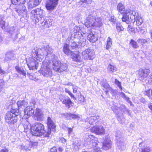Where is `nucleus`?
I'll return each mask as SVG.
<instances>
[{"label":"nucleus","mask_w":152,"mask_h":152,"mask_svg":"<svg viewBox=\"0 0 152 152\" xmlns=\"http://www.w3.org/2000/svg\"><path fill=\"white\" fill-rule=\"evenodd\" d=\"M4 86V81L2 80H0V89L2 88Z\"/></svg>","instance_id":"bf43d9fd"},{"label":"nucleus","mask_w":152,"mask_h":152,"mask_svg":"<svg viewBox=\"0 0 152 152\" xmlns=\"http://www.w3.org/2000/svg\"><path fill=\"white\" fill-rule=\"evenodd\" d=\"M110 20L111 21L114 23L115 22V17L114 16H111V18Z\"/></svg>","instance_id":"69168bd1"},{"label":"nucleus","mask_w":152,"mask_h":152,"mask_svg":"<svg viewBox=\"0 0 152 152\" xmlns=\"http://www.w3.org/2000/svg\"><path fill=\"white\" fill-rule=\"evenodd\" d=\"M20 114V111L17 109H12L10 111L8 112L5 114V119L9 124H14L17 122V116Z\"/></svg>","instance_id":"f03ea898"},{"label":"nucleus","mask_w":152,"mask_h":152,"mask_svg":"<svg viewBox=\"0 0 152 152\" xmlns=\"http://www.w3.org/2000/svg\"><path fill=\"white\" fill-rule=\"evenodd\" d=\"M91 132L93 133H105V129L101 126H93L90 129Z\"/></svg>","instance_id":"f3484780"},{"label":"nucleus","mask_w":152,"mask_h":152,"mask_svg":"<svg viewBox=\"0 0 152 152\" xmlns=\"http://www.w3.org/2000/svg\"><path fill=\"white\" fill-rule=\"evenodd\" d=\"M137 42L140 44L143 45L145 43L147 42V40L145 39H140L137 40Z\"/></svg>","instance_id":"603ef678"},{"label":"nucleus","mask_w":152,"mask_h":152,"mask_svg":"<svg viewBox=\"0 0 152 152\" xmlns=\"http://www.w3.org/2000/svg\"><path fill=\"white\" fill-rule=\"evenodd\" d=\"M130 44L134 48L136 49L139 47L137 42L133 39L131 40Z\"/></svg>","instance_id":"ea45409f"},{"label":"nucleus","mask_w":152,"mask_h":152,"mask_svg":"<svg viewBox=\"0 0 152 152\" xmlns=\"http://www.w3.org/2000/svg\"><path fill=\"white\" fill-rule=\"evenodd\" d=\"M50 152H57V150L56 148L54 147L51 148Z\"/></svg>","instance_id":"774afa93"},{"label":"nucleus","mask_w":152,"mask_h":152,"mask_svg":"<svg viewBox=\"0 0 152 152\" xmlns=\"http://www.w3.org/2000/svg\"><path fill=\"white\" fill-rule=\"evenodd\" d=\"M27 65L30 70L37 69L39 66L38 63L32 58L29 59L27 61Z\"/></svg>","instance_id":"f8f14e48"},{"label":"nucleus","mask_w":152,"mask_h":152,"mask_svg":"<svg viewBox=\"0 0 152 152\" xmlns=\"http://www.w3.org/2000/svg\"><path fill=\"white\" fill-rule=\"evenodd\" d=\"M86 44V38L82 35L79 39V41L77 43H76L73 40H72L69 42V45L73 49L76 48H81L85 46Z\"/></svg>","instance_id":"39448f33"},{"label":"nucleus","mask_w":152,"mask_h":152,"mask_svg":"<svg viewBox=\"0 0 152 152\" xmlns=\"http://www.w3.org/2000/svg\"><path fill=\"white\" fill-rule=\"evenodd\" d=\"M150 151V148L148 146H145L141 148L139 152H149Z\"/></svg>","instance_id":"79ce46f5"},{"label":"nucleus","mask_w":152,"mask_h":152,"mask_svg":"<svg viewBox=\"0 0 152 152\" xmlns=\"http://www.w3.org/2000/svg\"><path fill=\"white\" fill-rule=\"evenodd\" d=\"M34 112V108L32 106H28L24 109V113L25 115H26L28 116H31Z\"/></svg>","instance_id":"6ab92c4d"},{"label":"nucleus","mask_w":152,"mask_h":152,"mask_svg":"<svg viewBox=\"0 0 152 152\" xmlns=\"http://www.w3.org/2000/svg\"><path fill=\"white\" fill-rule=\"evenodd\" d=\"M15 55L12 52L7 53L6 55V56L4 61H5L7 62V61H10L11 60H14L15 58Z\"/></svg>","instance_id":"cd10ccee"},{"label":"nucleus","mask_w":152,"mask_h":152,"mask_svg":"<svg viewBox=\"0 0 152 152\" xmlns=\"http://www.w3.org/2000/svg\"><path fill=\"white\" fill-rule=\"evenodd\" d=\"M28 102L25 100H19L17 102V104L18 107V109H20L21 108H24V107L28 106Z\"/></svg>","instance_id":"393cba45"},{"label":"nucleus","mask_w":152,"mask_h":152,"mask_svg":"<svg viewBox=\"0 0 152 152\" xmlns=\"http://www.w3.org/2000/svg\"><path fill=\"white\" fill-rule=\"evenodd\" d=\"M37 9L33 10L31 12V15L33 16L34 18V20L36 19V18H37Z\"/></svg>","instance_id":"8fccbe9b"},{"label":"nucleus","mask_w":152,"mask_h":152,"mask_svg":"<svg viewBox=\"0 0 152 152\" xmlns=\"http://www.w3.org/2000/svg\"><path fill=\"white\" fill-rule=\"evenodd\" d=\"M59 68L58 69V72H62L63 71H66L68 68L67 64H61L59 67Z\"/></svg>","instance_id":"473e14b6"},{"label":"nucleus","mask_w":152,"mask_h":152,"mask_svg":"<svg viewBox=\"0 0 152 152\" xmlns=\"http://www.w3.org/2000/svg\"><path fill=\"white\" fill-rule=\"evenodd\" d=\"M47 125L48 128V131L46 133H51V132H56V126L51 118L48 117L47 119Z\"/></svg>","instance_id":"9d476101"},{"label":"nucleus","mask_w":152,"mask_h":152,"mask_svg":"<svg viewBox=\"0 0 152 152\" xmlns=\"http://www.w3.org/2000/svg\"><path fill=\"white\" fill-rule=\"evenodd\" d=\"M37 18L34 19L35 21L38 22L39 20H41V18H44L45 17V13L44 11L40 9H37Z\"/></svg>","instance_id":"dca6fc26"},{"label":"nucleus","mask_w":152,"mask_h":152,"mask_svg":"<svg viewBox=\"0 0 152 152\" xmlns=\"http://www.w3.org/2000/svg\"><path fill=\"white\" fill-rule=\"evenodd\" d=\"M82 2L83 6L86 7L87 4L91 3V0H80Z\"/></svg>","instance_id":"a18cd8bd"},{"label":"nucleus","mask_w":152,"mask_h":152,"mask_svg":"<svg viewBox=\"0 0 152 152\" xmlns=\"http://www.w3.org/2000/svg\"><path fill=\"white\" fill-rule=\"evenodd\" d=\"M148 78L146 79V82L147 83L152 85V73L150 74L149 76L148 75Z\"/></svg>","instance_id":"c03bdc74"},{"label":"nucleus","mask_w":152,"mask_h":152,"mask_svg":"<svg viewBox=\"0 0 152 152\" xmlns=\"http://www.w3.org/2000/svg\"><path fill=\"white\" fill-rule=\"evenodd\" d=\"M51 59L52 61L53 65L54 66L53 69L56 71H58L59 68L58 67H60L61 63L59 61H57L56 56Z\"/></svg>","instance_id":"4be33fe9"},{"label":"nucleus","mask_w":152,"mask_h":152,"mask_svg":"<svg viewBox=\"0 0 152 152\" xmlns=\"http://www.w3.org/2000/svg\"><path fill=\"white\" fill-rule=\"evenodd\" d=\"M35 115L37 121H41L43 120L44 114L40 109L39 108H36Z\"/></svg>","instance_id":"a211bd4d"},{"label":"nucleus","mask_w":152,"mask_h":152,"mask_svg":"<svg viewBox=\"0 0 152 152\" xmlns=\"http://www.w3.org/2000/svg\"><path fill=\"white\" fill-rule=\"evenodd\" d=\"M78 100L81 102H83L84 101V96L80 95V96L79 97Z\"/></svg>","instance_id":"052dcab7"},{"label":"nucleus","mask_w":152,"mask_h":152,"mask_svg":"<svg viewBox=\"0 0 152 152\" xmlns=\"http://www.w3.org/2000/svg\"><path fill=\"white\" fill-rule=\"evenodd\" d=\"M89 123L91 125L92 124L93 125H94V120H91V117H90L89 118Z\"/></svg>","instance_id":"e2e57ef3"},{"label":"nucleus","mask_w":152,"mask_h":152,"mask_svg":"<svg viewBox=\"0 0 152 152\" xmlns=\"http://www.w3.org/2000/svg\"><path fill=\"white\" fill-rule=\"evenodd\" d=\"M135 12L130 10H126L124 13L122 18V21L125 22L127 24H129L130 22L134 23L136 20L135 16Z\"/></svg>","instance_id":"20e7f679"},{"label":"nucleus","mask_w":152,"mask_h":152,"mask_svg":"<svg viewBox=\"0 0 152 152\" xmlns=\"http://www.w3.org/2000/svg\"><path fill=\"white\" fill-rule=\"evenodd\" d=\"M44 134H31V135L32 137H33L34 136H35L36 137H42V136L43 135H43Z\"/></svg>","instance_id":"4d7b16f0"},{"label":"nucleus","mask_w":152,"mask_h":152,"mask_svg":"<svg viewBox=\"0 0 152 152\" xmlns=\"http://www.w3.org/2000/svg\"><path fill=\"white\" fill-rule=\"evenodd\" d=\"M86 18L85 20V24L88 28H93L95 27H99L102 26L101 18H96V12L93 9H88L86 12Z\"/></svg>","instance_id":"f257e3e1"},{"label":"nucleus","mask_w":152,"mask_h":152,"mask_svg":"<svg viewBox=\"0 0 152 152\" xmlns=\"http://www.w3.org/2000/svg\"><path fill=\"white\" fill-rule=\"evenodd\" d=\"M112 44V39L110 37H108L107 40V44L106 47V49L107 50L109 49L111 47Z\"/></svg>","instance_id":"4c0bfd02"},{"label":"nucleus","mask_w":152,"mask_h":152,"mask_svg":"<svg viewBox=\"0 0 152 152\" xmlns=\"http://www.w3.org/2000/svg\"><path fill=\"white\" fill-rule=\"evenodd\" d=\"M127 29L128 30H130L131 31H133L134 29L133 28L132 26L130 25H128Z\"/></svg>","instance_id":"0e129e2a"},{"label":"nucleus","mask_w":152,"mask_h":152,"mask_svg":"<svg viewBox=\"0 0 152 152\" xmlns=\"http://www.w3.org/2000/svg\"><path fill=\"white\" fill-rule=\"evenodd\" d=\"M4 19V18L3 15H0V27L2 29H4L5 28V21Z\"/></svg>","instance_id":"72a5a7b5"},{"label":"nucleus","mask_w":152,"mask_h":152,"mask_svg":"<svg viewBox=\"0 0 152 152\" xmlns=\"http://www.w3.org/2000/svg\"><path fill=\"white\" fill-rule=\"evenodd\" d=\"M136 25L139 26L141 25L143 22V20L141 17L138 16L136 17Z\"/></svg>","instance_id":"de8ad7c7"},{"label":"nucleus","mask_w":152,"mask_h":152,"mask_svg":"<svg viewBox=\"0 0 152 152\" xmlns=\"http://www.w3.org/2000/svg\"><path fill=\"white\" fill-rule=\"evenodd\" d=\"M58 0H49L46 4V7L48 10H52L58 4Z\"/></svg>","instance_id":"4468645a"},{"label":"nucleus","mask_w":152,"mask_h":152,"mask_svg":"<svg viewBox=\"0 0 152 152\" xmlns=\"http://www.w3.org/2000/svg\"><path fill=\"white\" fill-rule=\"evenodd\" d=\"M150 71V70L148 69H140L138 73L140 76L139 79L143 82H146V78L148 77Z\"/></svg>","instance_id":"1a4fd4ad"},{"label":"nucleus","mask_w":152,"mask_h":152,"mask_svg":"<svg viewBox=\"0 0 152 152\" xmlns=\"http://www.w3.org/2000/svg\"><path fill=\"white\" fill-rule=\"evenodd\" d=\"M116 144L118 146L122 148H124L125 144L123 138L120 134H117L115 135Z\"/></svg>","instance_id":"ddd939ff"},{"label":"nucleus","mask_w":152,"mask_h":152,"mask_svg":"<svg viewBox=\"0 0 152 152\" xmlns=\"http://www.w3.org/2000/svg\"><path fill=\"white\" fill-rule=\"evenodd\" d=\"M120 110L123 112H125L127 110V109L126 108L125 106L123 104L121 105L119 107Z\"/></svg>","instance_id":"864d4df0"},{"label":"nucleus","mask_w":152,"mask_h":152,"mask_svg":"<svg viewBox=\"0 0 152 152\" xmlns=\"http://www.w3.org/2000/svg\"><path fill=\"white\" fill-rule=\"evenodd\" d=\"M65 92L67 93L71 97V98H72L74 99H76L75 97L74 96L73 94L68 89H66L65 91Z\"/></svg>","instance_id":"5fc2aeb1"},{"label":"nucleus","mask_w":152,"mask_h":152,"mask_svg":"<svg viewBox=\"0 0 152 152\" xmlns=\"http://www.w3.org/2000/svg\"><path fill=\"white\" fill-rule=\"evenodd\" d=\"M41 50L40 49L39 50ZM39 49H37V48H34L32 52V56L34 58H36L37 59L39 58H42V57H43L42 56L40 55V53L39 52Z\"/></svg>","instance_id":"bb28decb"},{"label":"nucleus","mask_w":152,"mask_h":152,"mask_svg":"<svg viewBox=\"0 0 152 152\" xmlns=\"http://www.w3.org/2000/svg\"><path fill=\"white\" fill-rule=\"evenodd\" d=\"M118 11L121 13H123L125 10L124 5L121 3H119L117 6Z\"/></svg>","instance_id":"2f4dec72"},{"label":"nucleus","mask_w":152,"mask_h":152,"mask_svg":"<svg viewBox=\"0 0 152 152\" xmlns=\"http://www.w3.org/2000/svg\"><path fill=\"white\" fill-rule=\"evenodd\" d=\"M88 39L91 42H94L98 39V38L96 35L94 33L92 32H90L88 34Z\"/></svg>","instance_id":"5701e85b"},{"label":"nucleus","mask_w":152,"mask_h":152,"mask_svg":"<svg viewBox=\"0 0 152 152\" xmlns=\"http://www.w3.org/2000/svg\"><path fill=\"white\" fill-rule=\"evenodd\" d=\"M101 142L102 145V148L104 150H107L111 148L112 142L109 138H103Z\"/></svg>","instance_id":"9b49d317"},{"label":"nucleus","mask_w":152,"mask_h":152,"mask_svg":"<svg viewBox=\"0 0 152 152\" xmlns=\"http://www.w3.org/2000/svg\"><path fill=\"white\" fill-rule=\"evenodd\" d=\"M42 24L43 26H46L45 27L49 26V25H51L52 19H48V18L45 17L44 18H41V20L40 21Z\"/></svg>","instance_id":"b1692460"},{"label":"nucleus","mask_w":152,"mask_h":152,"mask_svg":"<svg viewBox=\"0 0 152 152\" xmlns=\"http://www.w3.org/2000/svg\"><path fill=\"white\" fill-rule=\"evenodd\" d=\"M148 106L150 109L152 111V103L149 102L148 104Z\"/></svg>","instance_id":"338daca9"},{"label":"nucleus","mask_w":152,"mask_h":152,"mask_svg":"<svg viewBox=\"0 0 152 152\" xmlns=\"http://www.w3.org/2000/svg\"><path fill=\"white\" fill-rule=\"evenodd\" d=\"M12 4L14 5H20V4H23L25 3V0H11Z\"/></svg>","instance_id":"7c9ffc66"},{"label":"nucleus","mask_w":152,"mask_h":152,"mask_svg":"<svg viewBox=\"0 0 152 152\" xmlns=\"http://www.w3.org/2000/svg\"><path fill=\"white\" fill-rule=\"evenodd\" d=\"M27 4L29 8H32L37 6L33 0H30Z\"/></svg>","instance_id":"37998d69"},{"label":"nucleus","mask_w":152,"mask_h":152,"mask_svg":"<svg viewBox=\"0 0 152 152\" xmlns=\"http://www.w3.org/2000/svg\"><path fill=\"white\" fill-rule=\"evenodd\" d=\"M81 144V142L79 140H76L75 141L73 144L74 148L76 150H78L79 149Z\"/></svg>","instance_id":"c9c22d12"},{"label":"nucleus","mask_w":152,"mask_h":152,"mask_svg":"<svg viewBox=\"0 0 152 152\" xmlns=\"http://www.w3.org/2000/svg\"><path fill=\"white\" fill-rule=\"evenodd\" d=\"M48 63L47 61H43L41 65V68L39 71L40 74L46 77H50L52 75V70L49 66Z\"/></svg>","instance_id":"7ed1b4c3"},{"label":"nucleus","mask_w":152,"mask_h":152,"mask_svg":"<svg viewBox=\"0 0 152 152\" xmlns=\"http://www.w3.org/2000/svg\"><path fill=\"white\" fill-rule=\"evenodd\" d=\"M62 103L63 104H64L68 109L70 108L71 106H73L74 105V103L68 97H66L63 99Z\"/></svg>","instance_id":"412c9836"},{"label":"nucleus","mask_w":152,"mask_h":152,"mask_svg":"<svg viewBox=\"0 0 152 152\" xmlns=\"http://www.w3.org/2000/svg\"><path fill=\"white\" fill-rule=\"evenodd\" d=\"M81 54L82 58L86 60H92L95 57L94 50L91 48L86 49L82 52Z\"/></svg>","instance_id":"423d86ee"},{"label":"nucleus","mask_w":152,"mask_h":152,"mask_svg":"<svg viewBox=\"0 0 152 152\" xmlns=\"http://www.w3.org/2000/svg\"><path fill=\"white\" fill-rule=\"evenodd\" d=\"M78 87L76 86L73 85V92L74 93H76L77 92Z\"/></svg>","instance_id":"13d9d810"},{"label":"nucleus","mask_w":152,"mask_h":152,"mask_svg":"<svg viewBox=\"0 0 152 152\" xmlns=\"http://www.w3.org/2000/svg\"><path fill=\"white\" fill-rule=\"evenodd\" d=\"M44 49L46 52L45 55H46L47 57L49 58L50 59L52 58H53L54 57L56 56L53 53V50L49 45H47L45 46Z\"/></svg>","instance_id":"2eb2a0df"},{"label":"nucleus","mask_w":152,"mask_h":152,"mask_svg":"<svg viewBox=\"0 0 152 152\" xmlns=\"http://www.w3.org/2000/svg\"><path fill=\"white\" fill-rule=\"evenodd\" d=\"M70 55L73 61L76 62H80L81 58L80 55L79 54V52H73Z\"/></svg>","instance_id":"aec40b11"},{"label":"nucleus","mask_w":152,"mask_h":152,"mask_svg":"<svg viewBox=\"0 0 152 152\" xmlns=\"http://www.w3.org/2000/svg\"><path fill=\"white\" fill-rule=\"evenodd\" d=\"M115 83L118 86L119 88L121 91L122 90V88L121 86V83L120 82H119L117 79H115Z\"/></svg>","instance_id":"3c124183"},{"label":"nucleus","mask_w":152,"mask_h":152,"mask_svg":"<svg viewBox=\"0 0 152 152\" xmlns=\"http://www.w3.org/2000/svg\"><path fill=\"white\" fill-rule=\"evenodd\" d=\"M66 116L67 117H70L69 119H75L78 117V115L70 113L66 114Z\"/></svg>","instance_id":"a19ab883"},{"label":"nucleus","mask_w":152,"mask_h":152,"mask_svg":"<svg viewBox=\"0 0 152 152\" xmlns=\"http://www.w3.org/2000/svg\"><path fill=\"white\" fill-rule=\"evenodd\" d=\"M16 30L15 28V27L14 26L11 27L10 28V30L9 31L10 34H11V37L12 38H15L17 34L16 32Z\"/></svg>","instance_id":"c756f323"},{"label":"nucleus","mask_w":152,"mask_h":152,"mask_svg":"<svg viewBox=\"0 0 152 152\" xmlns=\"http://www.w3.org/2000/svg\"><path fill=\"white\" fill-rule=\"evenodd\" d=\"M116 27L118 31L119 32L124 30V28L120 23H117Z\"/></svg>","instance_id":"49530a36"},{"label":"nucleus","mask_w":152,"mask_h":152,"mask_svg":"<svg viewBox=\"0 0 152 152\" xmlns=\"http://www.w3.org/2000/svg\"><path fill=\"white\" fill-rule=\"evenodd\" d=\"M32 133H45L46 131L44 130L43 125L40 123H35L34 126H31Z\"/></svg>","instance_id":"6e6552de"},{"label":"nucleus","mask_w":152,"mask_h":152,"mask_svg":"<svg viewBox=\"0 0 152 152\" xmlns=\"http://www.w3.org/2000/svg\"><path fill=\"white\" fill-rule=\"evenodd\" d=\"M37 6L39 5L42 0H33Z\"/></svg>","instance_id":"680f3d73"},{"label":"nucleus","mask_w":152,"mask_h":152,"mask_svg":"<svg viewBox=\"0 0 152 152\" xmlns=\"http://www.w3.org/2000/svg\"><path fill=\"white\" fill-rule=\"evenodd\" d=\"M24 128V132L27 133L29 132H32L33 130H31V127H30V126H28L27 125H25L23 126Z\"/></svg>","instance_id":"e433bc0d"},{"label":"nucleus","mask_w":152,"mask_h":152,"mask_svg":"<svg viewBox=\"0 0 152 152\" xmlns=\"http://www.w3.org/2000/svg\"><path fill=\"white\" fill-rule=\"evenodd\" d=\"M111 108L114 112H115L116 110H118L119 108L116 104H114L111 107Z\"/></svg>","instance_id":"6e6d98bb"},{"label":"nucleus","mask_w":152,"mask_h":152,"mask_svg":"<svg viewBox=\"0 0 152 152\" xmlns=\"http://www.w3.org/2000/svg\"><path fill=\"white\" fill-rule=\"evenodd\" d=\"M85 143L91 148L96 147L98 145L96 138L91 135H88L85 140Z\"/></svg>","instance_id":"0eeeda50"},{"label":"nucleus","mask_w":152,"mask_h":152,"mask_svg":"<svg viewBox=\"0 0 152 152\" xmlns=\"http://www.w3.org/2000/svg\"><path fill=\"white\" fill-rule=\"evenodd\" d=\"M15 69L17 71L22 75L26 76V69L21 67L16 66Z\"/></svg>","instance_id":"c85d7f7f"},{"label":"nucleus","mask_w":152,"mask_h":152,"mask_svg":"<svg viewBox=\"0 0 152 152\" xmlns=\"http://www.w3.org/2000/svg\"><path fill=\"white\" fill-rule=\"evenodd\" d=\"M69 45L65 43L63 47V51L64 53L67 56H69L73 52L69 49Z\"/></svg>","instance_id":"a878e982"},{"label":"nucleus","mask_w":152,"mask_h":152,"mask_svg":"<svg viewBox=\"0 0 152 152\" xmlns=\"http://www.w3.org/2000/svg\"><path fill=\"white\" fill-rule=\"evenodd\" d=\"M99 118V116H92L91 117V120H94L95 124H96L99 121V120H98Z\"/></svg>","instance_id":"09e8293b"},{"label":"nucleus","mask_w":152,"mask_h":152,"mask_svg":"<svg viewBox=\"0 0 152 152\" xmlns=\"http://www.w3.org/2000/svg\"><path fill=\"white\" fill-rule=\"evenodd\" d=\"M102 86L103 87L105 88V91L106 94H107L108 92V90L110 88L109 85L107 83H102ZM103 89L104 91V89Z\"/></svg>","instance_id":"58836bf2"},{"label":"nucleus","mask_w":152,"mask_h":152,"mask_svg":"<svg viewBox=\"0 0 152 152\" xmlns=\"http://www.w3.org/2000/svg\"><path fill=\"white\" fill-rule=\"evenodd\" d=\"M107 69L110 73L114 72L116 71V67L112 66L110 64L108 66Z\"/></svg>","instance_id":"f704fd0d"}]
</instances>
